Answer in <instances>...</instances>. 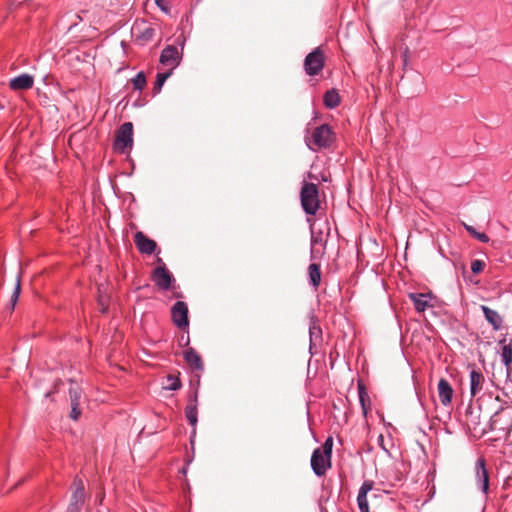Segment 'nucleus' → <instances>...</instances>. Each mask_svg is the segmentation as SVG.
<instances>
[{
  "mask_svg": "<svg viewBox=\"0 0 512 512\" xmlns=\"http://www.w3.org/2000/svg\"><path fill=\"white\" fill-rule=\"evenodd\" d=\"M300 200L304 212L308 215H315L320 207L317 185L304 182L301 187Z\"/></svg>",
  "mask_w": 512,
  "mask_h": 512,
  "instance_id": "f257e3e1",
  "label": "nucleus"
},
{
  "mask_svg": "<svg viewBox=\"0 0 512 512\" xmlns=\"http://www.w3.org/2000/svg\"><path fill=\"white\" fill-rule=\"evenodd\" d=\"M334 139L333 130H307L305 135V142L313 151L329 147Z\"/></svg>",
  "mask_w": 512,
  "mask_h": 512,
  "instance_id": "f03ea898",
  "label": "nucleus"
},
{
  "mask_svg": "<svg viewBox=\"0 0 512 512\" xmlns=\"http://www.w3.org/2000/svg\"><path fill=\"white\" fill-rule=\"evenodd\" d=\"M512 429V408H502L490 418V430L508 434Z\"/></svg>",
  "mask_w": 512,
  "mask_h": 512,
  "instance_id": "7ed1b4c3",
  "label": "nucleus"
},
{
  "mask_svg": "<svg viewBox=\"0 0 512 512\" xmlns=\"http://www.w3.org/2000/svg\"><path fill=\"white\" fill-rule=\"evenodd\" d=\"M183 46L184 41L182 42L180 49L174 45L166 46L160 54L159 62L163 66L169 67L172 72V70L175 69L182 60Z\"/></svg>",
  "mask_w": 512,
  "mask_h": 512,
  "instance_id": "20e7f679",
  "label": "nucleus"
},
{
  "mask_svg": "<svg viewBox=\"0 0 512 512\" xmlns=\"http://www.w3.org/2000/svg\"><path fill=\"white\" fill-rule=\"evenodd\" d=\"M325 57L322 50L317 47L310 52L304 60V69L309 76L317 75L324 67Z\"/></svg>",
  "mask_w": 512,
  "mask_h": 512,
  "instance_id": "39448f33",
  "label": "nucleus"
},
{
  "mask_svg": "<svg viewBox=\"0 0 512 512\" xmlns=\"http://www.w3.org/2000/svg\"><path fill=\"white\" fill-rule=\"evenodd\" d=\"M72 495L66 512H81L85 502V488L80 478H75L72 483Z\"/></svg>",
  "mask_w": 512,
  "mask_h": 512,
  "instance_id": "423d86ee",
  "label": "nucleus"
},
{
  "mask_svg": "<svg viewBox=\"0 0 512 512\" xmlns=\"http://www.w3.org/2000/svg\"><path fill=\"white\" fill-rule=\"evenodd\" d=\"M133 130H117L113 149L119 154H128L133 147Z\"/></svg>",
  "mask_w": 512,
  "mask_h": 512,
  "instance_id": "0eeeda50",
  "label": "nucleus"
},
{
  "mask_svg": "<svg viewBox=\"0 0 512 512\" xmlns=\"http://www.w3.org/2000/svg\"><path fill=\"white\" fill-rule=\"evenodd\" d=\"M311 468L315 475L324 476L331 467V458L320 452V448H316L311 456Z\"/></svg>",
  "mask_w": 512,
  "mask_h": 512,
  "instance_id": "6e6552de",
  "label": "nucleus"
},
{
  "mask_svg": "<svg viewBox=\"0 0 512 512\" xmlns=\"http://www.w3.org/2000/svg\"><path fill=\"white\" fill-rule=\"evenodd\" d=\"M171 316L173 323L178 328L183 329L188 327V307L185 302L177 301L171 308Z\"/></svg>",
  "mask_w": 512,
  "mask_h": 512,
  "instance_id": "1a4fd4ad",
  "label": "nucleus"
},
{
  "mask_svg": "<svg viewBox=\"0 0 512 512\" xmlns=\"http://www.w3.org/2000/svg\"><path fill=\"white\" fill-rule=\"evenodd\" d=\"M155 34V30L145 22L136 23L132 27V35L135 41L140 45L150 42Z\"/></svg>",
  "mask_w": 512,
  "mask_h": 512,
  "instance_id": "9d476101",
  "label": "nucleus"
},
{
  "mask_svg": "<svg viewBox=\"0 0 512 512\" xmlns=\"http://www.w3.org/2000/svg\"><path fill=\"white\" fill-rule=\"evenodd\" d=\"M152 280L159 289L168 290L173 281V276L163 265L154 269Z\"/></svg>",
  "mask_w": 512,
  "mask_h": 512,
  "instance_id": "9b49d317",
  "label": "nucleus"
},
{
  "mask_svg": "<svg viewBox=\"0 0 512 512\" xmlns=\"http://www.w3.org/2000/svg\"><path fill=\"white\" fill-rule=\"evenodd\" d=\"M475 476L479 488L484 494H487L489 490V475L483 458H479L476 461Z\"/></svg>",
  "mask_w": 512,
  "mask_h": 512,
  "instance_id": "f8f14e48",
  "label": "nucleus"
},
{
  "mask_svg": "<svg viewBox=\"0 0 512 512\" xmlns=\"http://www.w3.org/2000/svg\"><path fill=\"white\" fill-rule=\"evenodd\" d=\"M134 242L137 249L143 254H152L156 250V242L144 235L143 232H136L134 235Z\"/></svg>",
  "mask_w": 512,
  "mask_h": 512,
  "instance_id": "ddd939ff",
  "label": "nucleus"
},
{
  "mask_svg": "<svg viewBox=\"0 0 512 512\" xmlns=\"http://www.w3.org/2000/svg\"><path fill=\"white\" fill-rule=\"evenodd\" d=\"M197 398L198 393L197 391H194L189 396V403L187 404L185 408V416L189 422V424L193 427V433L196 431V425L198 421V411H197Z\"/></svg>",
  "mask_w": 512,
  "mask_h": 512,
  "instance_id": "4468645a",
  "label": "nucleus"
},
{
  "mask_svg": "<svg viewBox=\"0 0 512 512\" xmlns=\"http://www.w3.org/2000/svg\"><path fill=\"white\" fill-rule=\"evenodd\" d=\"M33 85V76L26 73L18 75L9 81V88L13 91L28 90L31 89Z\"/></svg>",
  "mask_w": 512,
  "mask_h": 512,
  "instance_id": "2eb2a0df",
  "label": "nucleus"
},
{
  "mask_svg": "<svg viewBox=\"0 0 512 512\" xmlns=\"http://www.w3.org/2000/svg\"><path fill=\"white\" fill-rule=\"evenodd\" d=\"M498 344L501 346V361L506 367L507 376H509L512 364V339L503 338L499 340Z\"/></svg>",
  "mask_w": 512,
  "mask_h": 512,
  "instance_id": "dca6fc26",
  "label": "nucleus"
},
{
  "mask_svg": "<svg viewBox=\"0 0 512 512\" xmlns=\"http://www.w3.org/2000/svg\"><path fill=\"white\" fill-rule=\"evenodd\" d=\"M438 396L443 406H448L452 402L453 388L450 383L445 379L441 378L438 382Z\"/></svg>",
  "mask_w": 512,
  "mask_h": 512,
  "instance_id": "f3484780",
  "label": "nucleus"
},
{
  "mask_svg": "<svg viewBox=\"0 0 512 512\" xmlns=\"http://www.w3.org/2000/svg\"><path fill=\"white\" fill-rule=\"evenodd\" d=\"M373 488V482L372 481H364L362 486L359 489L358 496H357V503L360 512H369V505L367 501V494L370 492Z\"/></svg>",
  "mask_w": 512,
  "mask_h": 512,
  "instance_id": "a211bd4d",
  "label": "nucleus"
},
{
  "mask_svg": "<svg viewBox=\"0 0 512 512\" xmlns=\"http://www.w3.org/2000/svg\"><path fill=\"white\" fill-rule=\"evenodd\" d=\"M481 310L485 319L489 324H491L493 329L495 331L500 330L503 325V318L500 316V314L496 310H493L485 305H481Z\"/></svg>",
  "mask_w": 512,
  "mask_h": 512,
  "instance_id": "6ab92c4d",
  "label": "nucleus"
},
{
  "mask_svg": "<svg viewBox=\"0 0 512 512\" xmlns=\"http://www.w3.org/2000/svg\"><path fill=\"white\" fill-rule=\"evenodd\" d=\"M183 358L186 363L197 371H202L204 366L201 357L193 348H188L183 352Z\"/></svg>",
  "mask_w": 512,
  "mask_h": 512,
  "instance_id": "aec40b11",
  "label": "nucleus"
},
{
  "mask_svg": "<svg viewBox=\"0 0 512 512\" xmlns=\"http://www.w3.org/2000/svg\"><path fill=\"white\" fill-rule=\"evenodd\" d=\"M484 384V376L480 371L471 370L470 372V394L475 397L482 389Z\"/></svg>",
  "mask_w": 512,
  "mask_h": 512,
  "instance_id": "412c9836",
  "label": "nucleus"
},
{
  "mask_svg": "<svg viewBox=\"0 0 512 512\" xmlns=\"http://www.w3.org/2000/svg\"><path fill=\"white\" fill-rule=\"evenodd\" d=\"M310 349L322 341V330L315 317L311 318L309 325Z\"/></svg>",
  "mask_w": 512,
  "mask_h": 512,
  "instance_id": "4be33fe9",
  "label": "nucleus"
},
{
  "mask_svg": "<svg viewBox=\"0 0 512 512\" xmlns=\"http://www.w3.org/2000/svg\"><path fill=\"white\" fill-rule=\"evenodd\" d=\"M429 294L424 293H410L409 298L413 302L414 308L417 312H424L430 304L428 302Z\"/></svg>",
  "mask_w": 512,
  "mask_h": 512,
  "instance_id": "5701e85b",
  "label": "nucleus"
},
{
  "mask_svg": "<svg viewBox=\"0 0 512 512\" xmlns=\"http://www.w3.org/2000/svg\"><path fill=\"white\" fill-rule=\"evenodd\" d=\"M308 277L309 283L317 289L321 283V271L320 265L317 263H311L308 266Z\"/></svg>",
  "mask_w": 512,
  "mask_h": 512,
  "instance_id": "b1692460",
  "label": "nucleus"
},
{
  "mask_svg": "<svg viewBox=\"0 0 512 512\" xmlns=\"http://www.w3.org/2000/svg\"><path fill=\"white\" fill-rule=\"evenodd\" d=\"M323 100L325 106L332 109L338 106V104L340 103V96L336 90L332 89L324 94Z\"/></svg>",
  "mask_w": 512,
  "mask_h": 512,
  "instance_id": "393cba45",
  "label": "nucleus"
},
{
  "mask_svg": "<svg viewBox=\"0 0 512 512\" xmlns=\"http://www.w3.org/2000/svg\"><path fill=\"white\" fill-rule=\"evenodd\" d=\"M171 74H172L171 71H169V72H162V73H158L157 74L156 81H155V84H154V87H153V94L154 95L160 93L164 83L171 76Z\"/></svg>",
  "mask_w": 512,
  "mask_h": 512,
  "instance_id": "a878e982",
  "label": "nucleus"
},
{
  "mask_svg": "<svg viewBox=\"0 0 512 512\" xmlns=\"http://www.w3.org/2000/svg\"><path fill=\"white\" fill-rule=\"evenodd\" d=\"M465 230L474 238L482 243H488L489 237L482 232H478L473 226L464 224Z\"/></svg>",
  "mask_w": 512,
  "mask_h": 512,
  "instance_id": "bb28decb",
  "label": "nucleus"
},
{
  "mask_svg": "<svg viewBox=\"0 0 512 512\" xmlns=\"http://www.w3.org/2000/svg\"><path fill=\"white\" fill-rule=\"evenodd\" d=\"M131 82L135 90L141 91L146 85V76L142 71L138 72Z\"/></svg>",
  "mask_w": 512,
  "mask_h": 512,
  "instance_id": "cd10ccee",
  "label": "nucleus"
},
{
  "mask_svg": "<svg viewBox=\"0 0 512 512\" xmlns=\"http://www.w3.org/2000/svg\"><path fill=\"white\" fill-rule=\"evenodd\" d=\"M358 389H359V401H360V404H361V407L363 410V414L367 415V412H368L367 403H369V396L366 393V391L362 385L359 384Z\"/></svg>",
  "mask_w": 512,
  "mask_h": 512,
  "instance_id": "c85d7f7f",
  "label": "nucleus"
},
{
  "mask_svg": "<svg viewBox=\"0 0 512 512\" xmlns=\"http://www.w3.org/2000/svg\"><path fill=\"white\" fill-rule=\"evenodd\" d=\"M20 292H21V277H20V275H18L17 279H16V285H15L14 291L10 298V307L12 310L14 309V307L18 301Z\"/></svg>",
  "mask_w": 512,
  "mask_h": 512,
  "instance_id": "c756f323",
  "label": "nucleus"
},
{
  "mask_svg": "<svg viewBox=\"0 0 512 512\" xmlns=\"http://www.w3.org/2000/svg\"><path fill=\"white\" fill-rule=\"evenodd\" d=\"M167 382L168 384L165 386V389L167 390L176 391L182 386L180 379L171 374L167 376Z\"/></svg>",
  "mask_w": 512,
  "mask_h": 512,
  "instance_id": "7c9ffc66",
  "label": "nucleus"
},
{
  "mask_svg": "<svg viewBox=\"0 0 512 512\" xmlns=\"http://www.w3.org/2000/svg\"><path fill=\"white\" fill-rule=\"evenodd\" d=\"M69 397L71 404L75 403L80 405L81 391L78 387H70Z\"/></svg>",
  "mask_w": 512,
  "mask_h": 512,
  "instance_id": "2f4dec72",
  "label": "nucleus"
},
{
  "mask_svg": "<svg viewBox=\"0 0 512 512\" xmlns=\"http://www.w3.org/2000/svg\"><path fill=\"white\" fill-rule=\"evenodd\" d=\"M320 448V452H323L325 455L331 458L332 456V448H333V439L332 437H328Z\"/></svg>",
  "mask_w": 512,
  "mask_h": 512,
  "instance_id": "473e14b6",
  "label": "nucleus"
},
{
  "mask_svg": "<svg viewBox=\"0 0 512 512\" xmlns=\"http://www.w3.org/2000/svg\"><path fill=\"white\" fill-rule=\"evenodd\" d=\"M80 416H81L80 405L79 404H75V403L71 404L70 417L73 420H78Z\"/></svg>",
  "mask_w": 512,
  "mask_h": 512,
  "instance_id": "72a5a7b5",
  "label": "nucleus"
},
{
  "mask_svg": "<svg viewBox=\"0 0 512 512\" xmlns=\"http://www.w3.org/2000/svg\"><path fill=\"white\" fill-rule=\"evenodd\" d=\"M484 263L481 260H474L471 263V271L475 274L480 273L483 270Z\"/></svg>",
  "mask_w": 512,
  "mask_h": 512,
  "instance_id": "f704fd0d",
  "label": "nucleus"
},
{
  "mask_svg": "<svg viewBox=\"0 0 512 512\" xmlns=\"http://www.w3.org/2000/svg\"><path fill=\"white\" fill-rule=\"evenodd\" d=\"M155 3L163 12H169L170 8L167 0H155Z\"/></svg>",
  "mask_w": 512,
  "mask_h": 512,
  "instance_id": "c9c22d12",
  "label": "nucleus"
},
{
  "mask_svg": "<svg viewBox=\"0 0 512 512\" xmlns=\"http://www.w3.org/2000/svg\"><path fill=\"white\" fill-rule=\"evenodd\" d=\"M98 303L101 307V312L105 313L107 311V299L105 296L99 295Z\"/></svg>",
  "mask_w": 512,
  "mask_h": 512,
  "instance_id": "e433bc0d",
  "label": "nucleus"
},
{
  "mask_svg": "<svg viewBox=\"0 0 512 512\" xmlns=\"http://www.w3.org/2000/svg\"><path fill=\"white\" fill-rule=\"evenodd\" d=\"M383 442H384V437H383V435H382V434H380V435H379V437H378V443H379V445L381 446V448H382L385 452H387V453H388V449L384 446Z\"/></svg>",
  "mask_w": 512,
  "mask_h": 512,
  "instance_id": "4c0bfd02",
  "label": "nucleus"
},
{
  "mask_svg": "<svg viewBox=\"0 0 512 512\" xmlns=\"http://www.w3.org/2000/svg\"><path fill=\"white\" fill-rule=\"evenodd\" d=\"M119 128H133V124L131 122H125Z\"/></svg>",
  "mask_w": 512,
  "mask_h": 512,
  "instance_id": "58836bf2",
  "label": "nucleus"
},
{
  "mask_svg": "<svg viewBox=\"0 0 512 512\" xmlns=\"http://www.w3.org/2000/svg\"><path fill=\"white\" fill-rule=\"evenodd\" d=\"M407 54H408V48H406V49H405V52H404V55H403V57H404V63H405V64H406V62H407Z\"/></svg>",
  "mask_w": 512,
  "mask_h": 512,
  "instance_id": "ea45409f",
  "label": "nucleus"
},
{
  "mask_svg": "<svg viewBox=\"0 0 512 512\" xmlns=\"http://www.w3.org/2000/svg\"><path fill=\"white\" fill-rule=\"evenodd\" d=\"M318 128L324 129V128H329V126L327 124H322Z\"/></svg>",
  "mask_w": 512,
  "mask_h": 512,
  "instance_id": "a19ab883",
  "label": "nucleus"
},
{
  "mask_svg": "<svg viewBox=\"0 0 512 512\" xmlns=\"http://www.w3.org/2000/svg\"><path fill=\"white\" fill-rule=\"evenodd\" d=\"M318 243V240L316 238H312V244Z\"/></svg>",
  "mask_w": 512,
  "mask_h": 512,
  "instance_id": "79ce46f5",
  "label": "nucleus"
}]
</instances>
